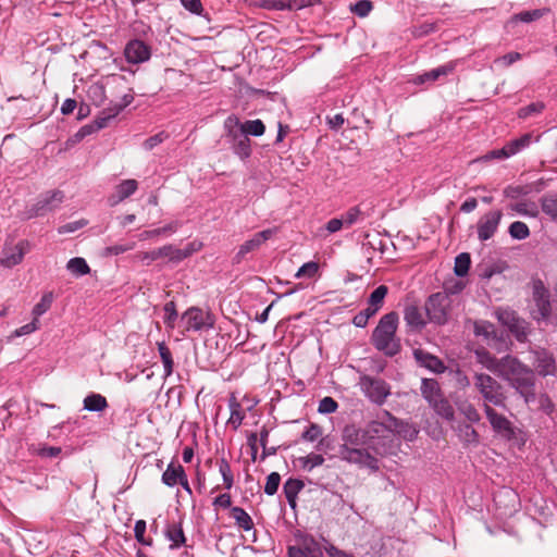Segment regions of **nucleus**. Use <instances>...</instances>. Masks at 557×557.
<instances>
[{"mask_svg": "<svg viewBox=\"0 0 557 557\" xmlns=\"http://www.w3.org/2000/svg\"><path fill=\"white\" fill-rule=\"evenodd\" d=\"M475 357L485 369L507 381L523 397L525 404L535 399L534 373L517 358L507 355L497 359L484 348L476 349Z\"/></svg>", "mask_w": 557, "mask_h": 557, "instance_id": "1", "label": "nucleus"}, {"mask_svg": "<svg viewBox=\"0 0 557 557\" xmlns=\"http://www.w3.org/2000/svg\"><path fill=\"white\" fill-rule=\"evenodd\" d=\"M398 326V314L389 312L384 314L372 333V343L374 347L393 357L400 351V339L396 336Z\"/></svg>", "mask_w": 557, "mask_h": 557, "instance_id": "2", "label": "nucleus"}, {"mask_svg": "<svg viewBox=\"0 0 557 557\" xmlns=\"http://www.w3.org/2000/svg\"><path fill=\"white\" fill-rule=\"evenodd\" d=\"M345 443L339 446V457L350 463L359 467L368 468L372 471L380 469L379 460L373 457L367 449L359 448V431L347 429L344 434Z\"/></svg>", "mask_w": 557, "mask_h": 557, "instance_id": "3", "label": "nucleus"}, {"mask_svg": "<svg viewBox=\"0 0 557 557\" xmlns=\"http://www.w3.org/2000/svg\"><path fill=\"white\" fill-rule=\"evenodd\" d=\"M473 380L474 386L483 397L485 404L505 407L506 395L500 383L485 373H475Z\"/></svg>", "mask_w": 557, "mask_h": 557, "instance_id": "4", "label": "nucleus"}, {"mask_svg": "<svg viewBox=\"0 0 557 557\" xmlns=\"http://www.w3.org/2000/svg\"><path fill=\"white\" fill-rule=\"evenodd\" d=\"M485 416L493 431L506 441L523 444L522 432L515 428L512 423L503 414L497 413L490 405L484 404Z\"/></svg>", "mask_w": 557, "mask_h": 557, "instance_id": "5", "label": "nucleus"}, {"mask_svg": "<svg viewBox=\"0 0 557 557\" xmlns=\"http://www.w3.org/2000/svg\"><path fill=\"white\" fill-rule=\"evenodd\" d=\"M404 423L392 416L388 411H383L379 420L372 421L368 425V434L371 438H383L392 441L396 433L401 432Z\"/></svg>", "mask_w": 557, "mask_h": 557, "instance_id": "6", "label": "nucleus"}, {"mask_svg": "<svg viewBox=\"0 0 557 557\" xmlns=\"http://www.w3.org/2000/svg\"><path fill=\"white\" fill-rule=\"evenodd\" d=\"M359 386L364 396L376 405H383L391 395V386L380 377L362 375Z\"/></svg>", "mask_w": 557, "mask_h": 557, "instance_id": "7", "label": "nucleus"}, {"mask_svg": "<svg viewBox=\"0 0 557 557\" xmlns=\"http://www.w3.org/2000/svg\"><path fill=\"white\" fill-rule=\"evenodd\" d=\"M186 332L208 331L214 326V318L209 311L198 307L188 308L181 317Z\"/></svg>", "mask_w": 557, "mask_h": 557, "instance_id": "8", "label": "nucleus"}, {"mask_svg": "<svg viewBox=\"0 0 557 557\" xmlns=\"http://www.w3.org/2000/svg\"><path fill=\"white\" fill-rule=\"evenodd\" d=\"M237 125H239V119L235 115H231L224 121V129L227 132V137L231 138L234 153L245 160L251 154L250 139L236 131Z\"/></svg>", "mask_w": 557, "mask_h": 557, "instance_id": "9", "label": "nucleus"}, {"mask_svg": "<svg viewBox=\"0 0 557 557\" xmlns=\"http://www.w3.org/2000/svg\"><path fill=\"white\" fill-rule=\"evenodd\" d=\"M450 298L444 293H436L425 302V311L429 320L436 324H445L448 320Z\"/></svg>", "mask_w": 557, "mask_h": 557, "instance_id": "10", "label": "nucleus"}, {"mask_svg": "<svg viewBox=\"0 0 557 557\" xmlns=\"http://www.w3.org/2000/svg\"><path fill=\"white\" fill-rule=\"evenodd\" d=\"M497 320L515 334L518 341L525 339L528 334V323L520 319L517 313L509 308H498L495 311Z\"/></svg>", "mask_w": 557, "mask_h": 557, "instance_id": "11", "label": "nucleus"}, {"mask_svg": "<svg viewBox=\"0 0 557 557\" xmlns=\"http://www.w3.org/2000/svg\"><path fill=\"white\" fill-rule=\"evenodd\" d=\"M532 296L535 309L532 311L533 318L536 320H546L550 315V302L548 299V290L541 280H535L532 283Z\"/></svg>", "mask_w": 557, "mask_h": 557, "instance_id": "12", "label": "nucleus"}, {"mask_svg": "<svg viewBox=\"0 0 557 557\" xmlns=\"http://www.w3.org/2000/svg\"><path fill=\"white\" fill-rule=\"evenodd\" d=\"M502 219V210H491L484 213L476 223L478 238L481 242L491 239L496 234Z\"/></svg>", "mask_w": 557, "mask_h": 557, "instance_id": "13", "label": "nucleus"}, {"mask_svg": "<svg viewBox=\"0 0 557 557\" xmlns=\"http://www.w3.org/2000/svg\"><path fill=\"white\" fill-rule=\"evenodd\" d=\"M124 57L131 64H141L151 58V48L140 39H132L125 45Z\"/></svg>", "mask_w": 557, "mask_h": 557, "instance_id": "14", "label": "nucleus"}, {"mask_svg": "<svg viewBox=\"0 0 557 557\" xmlns=\"http://www.w3.org/2000/svg\"><path fill=\"white\" fill-rule=\"evenodd\" d=\"M294 539L296 541V544L293 545L294 547L300 548V550L307 555L309 554L311 557H323L322 546L311 534L297 530L294 533Z\"/></svg>", "mask_w": 557, "mask_h": 557, "instance_id": "15", "label": "nucleus"}, {"mask_svg": "<svg viewBox=\"0 0 557 557\" xmlns=\"http://www.w3.org/2000/svg\"><path fill=\"white\" fill-rule=\"evenodd\" d=\"M533 366L542 376L556 374V362L554 356L545 349L533 351Z\"/></svg>", "mask_w": 557, "mask_h": 557, "instance_id": "16", "label": "nucleus"}, {"mask_svg": "<svg viewBox=\"0 0 557 557\" xmlns=\"http://www.w3.org/2000/svg\"><path fill=\"white\" fill-rule=\"evenodd\" d=\"M28 249L29 243L26 240L18 242L14 247H5L3 258L0 260L1 265L12 268L21 263Z\"/></svg>", "mask_w": 557, "mask_h": 557, "instance_id": "17", "label": "nucleus"}, {"mask_svg": "<svg viewBox=\"0 0 557 557\" xmlns=\"http://www.w3.org/2000/svg\"><path fill=\"white\" fill-rule=\"evenodd\" d=\"M64 195L60 190H53L41 197L32 209L29 218L42 215L45 212L54 209L63 201Z\"/></svg>", "mask_w": 557, "mask_h": 557, "instance_id": "18", "label": "nucleus"}, {"mask_svg": "<svg viewBox=\"0 0 557 557\" xmlns=\"http://www.w3.org/2000/svg\"><path fill=\"white\" fill-rule=\"evenodd\" d=\"M64 195L60 190H53L41 197L32 209L29 218L42 215L45 212L54 209L63 201Z\"/></svg>", "mask_w": 557, "mask_h": 557, "instance_id": "19", "label": "nucleus"}, {"mask_svg": "<svg viewBox=\"0 0 557 557\" xmlns=\"http://www.w3.org/2000/svg\"><path fill=\"white\" fill-rule=\"evenodd\" d=\"M274 233L275 231L271 228L256 233L250 239L239 246L236 255L237 260L243 259L247 253L258 249L263 243L270 239Z\"/></svg>", "mask_w": 557, "mask_h": 557, "instance_id": "20", "label": "nucleus"}, {"mask_svg": "<svg viewBox=\"0 0 557 557\" xmlns=\"http://www.w3.org/2000/svg\"><path fill=\"white\" fill-rule=\"evenodd\" d=\"M186 475L182 465L176 461H171L161 475V482L168 487H174L178 485Z\"/></svg>", "mask_w": 557, "mask_h": 557, "instance_id": "21", "label": "nucleus"}, {"mask_svg": "<svg viewBox=\"0 0 557 557\" xmlns=\"http://www.w3.org/2000/svg\"><path fill=\"white\" fill-rule=\"evenodd\" d=\"M138 188V183L136 180H124L115 187V195L111 197L110 203L112 206L117 205L119 202L123 201L124 199L132 196Z\"/></svg>", "mask_w": 557, "mask_h": 557, "instance_id": "22", "label": "nucleus"}, {"mask_svg": "<svg viewBox=\"0 0 557 557\" xmlns=\"http://www.w3.org/2000/svg\"><path fill=\"white\" fill-rule=\"evenodd\" d=\"M413 355L421 366L428 368L429 370L435 373H443L446 369L443 361L440 358L432 356L428 352H424L421 349H416Z\"/></svg>", "mask_w": 557, "mask_h": 557, "instance_id": "23", "label": "nucleus"}, {"mask_svg": "<svg viewBox=\"0 0 557 557\" xmlns=\"http://www.w3.org/2000/svg\"><path fill=\"white\" fill-rule=\"evenodd\" d=\"M228 408L231 414L227 420V424L231 425L234 430H237L242 425L246 414L242 408L240 403L237 400L234 394L230 396Z\"/></svg>", "mask_w": 557, "mask_h": 557, "instance_id": "24", "label": "nucleus"}, {"mask_svg": "<svg viewBox=\"0 0 557 557\" xmlns=\"http://www.w3.org/2000/svg\"><path fill=\"white\" fill-rule=\"evenodd\" d=\"M165 537L171 542L170 548L177 549L186 543V537L181 523H170L165 529Z\"/></svg>", "mask_w": 557, "mask_h": 557, "instance_id": "25", "label": "nucleus"}, {"mask_svg": "<svg viewBox=\"0 0 557 557\" xmlns=\"http://www.w3.org/2000/svg\"><path fill=\"white\" fill-rule=\"evenodd\" d=\"M304 482L297 479H288L283 486V491L285 497L287 499L288 505L295 509L297 506V496L299 492L304 488Z\"/></svg>", "mask_w": 557, "mask_h": 557, "instance_id": "26", "label": "nucleus"}, {"mask_svg": "<svg viewBox=\"0 0 557 557\" xmlns=\"http://www.w3.org/2000/svg\"><path fill=\"white\" fill-rule=\"evenodd\" d=\"M454 69H455V65L453 63H447V64L441 65V66L433 69L429 72H425L422 75H419L417 77L416 82L419 84H423L425 82H435L441 76L450 74L454 71Z\"/></svg>", "mask_w": 557, "mask_h": 557, "instance_id": "27", "label": "nucleus"}, {"mask_svg": "<svg viewBox=\"0 0 557 557\" xmlns=\"http://www.w3.org/2000/svg\"><path fill=\"white\" fill-rule=\"evenodd\" d=\"M404 319L412 329H422L425 324L420 309L414 305H409L405 308Z\"/></svg>", "mask_w": 557, "mask_h": 557, "instance_id": "28", "label": "nucleus"}, {"mask_svg": "<svg viewBox=\"0 0 557 557\" xmlns=\"http://www.w3.org/2000/svg\"><path fill=\"white\" fill-rule=\"evenodd\" d=\"M108 408V401L104 396L91 393L84 398V409L88 411L101 412Z\"/></svg>", "mask_w": 557, "mask_h": 557, "instance_id": "29", "label": "nucleus"}, {"mask_svg": "<svg viewBox=\"0 0 557 557\" xmlns=\"http://www.w3.org/2000/svg\"><path fill=\"white\" fill-rule=\"evenodd\" d=\"M236 131L245 136H261L264 134L265 126L261 120H251L245 123L239 122V125L236 126Z\"/></svg>", "mask_w": 557, "mask_h": 557, "instance_id": "30", "label": "nucleus"}, {"mask_svg": "<svg viewBox=\"0 0 557 557\" xmlns=\"http://www.w3.org/2000/svg\"><path fill=\"white\" fill-rule=\"evenodd\" d=\"M421 393L429 404L442 396L440 385L437 381L433 379L422 380Z\"/></svg>", "mask_w": 557, "mask_h": 557, "instance_id": "31", "label": "nucleus"}, {"mask_svg": "<svg viewBox=\"0 0 557 557\" xmlns=\"http://www.w3.org/2000/svg\"><path fill=\"white\" fill-rule=\"evenodd\" d=\"M430 406L435 410V412L444 418L445 420H453L454 419V408L449 404L447 399H445L443 396L435 399V401L430 403Z\"/></svg>", "mask_w": 557, "mask_h": 557, "instance_id": "32", "label": "nucleus"}, {"mask_svg": "<svg viewBox=\"0 0 557 557\" xmlns=\"http://www.w3.org/2000/svg\"><path fill=\"white\" fill-rule=\"evenodd\" d=\"M158 350L164 368V377H169L174 368L172 352L164 342L158 343Z\"/></svg>", "mask_w": 557, "mask_h": 557, "instance_id": "33", "label": "nucleus"}, {"mask_svg": "<svg viewBox=\"0 0 557 557\" xmlns=\"http://www.w3.org/2000/svg\"><path fill=\"white\" fill-rule=\"evenodd\" d=\"M232 517L236 524L244 531H250L253 528V521L251 517L240 507L232 508Z\"/></svg>", "mask_w": 557, "mask_h": 557, "instance_id": "34", "label": "nucleus"}, {"mask_svg": "<svg viewBox=\"0 0 557 557\" xmlns=\"http://www.w3.org/2000/svg\"><path fill=\"white\" fill-rule=\"evenodd\" d=\"M66 269L74 275V276H83L90 272V268L87 264L86 260L81 257L72 258L66 263Z\"/></svg>", "mask_w": 557, "mask_h": 557, "instance_id": "35", "label": "nucleus"}, {"mask_svg": "<svg viewBox=\"0 0 557 557\" xmlns=\"http://www.w3.org/2000/svg\"><path fill=\"white\" fill-rule=\"evenodd\" d=\"M53 299V293L48 292L44 294L40 301L36 304L32 310L33 318L39 320V318L51 308Z\"/></svg>", "mask_w": 557, "mask_h": 557, "instance_id": "36", "label": "nucleus"}, {"mask_svg": "<svg viewBox=\"0 0 557 557\" xmlns=\"http://www.w3.org/2000/svg\"><path fill=\"white\" fill-rule=\"evenodd\" d=\"M459 440L466 444H478L479 434L478 432L469 424H460L457 429Z\"/></svg>", "mask_w": 557, "mask_h": 557, "instance_id": "37", "label": "nucleus"}, {"mask_svg": "<svg viewBox=\"0 0 557 557\" xmlns=\"http://www.w3.org/2000/svg\"><path fill=\"white\" fill-rule=\"evenodd\" d=\"M532 136L530 134H524L519 138L512 139L506 144L507 150L510 157L517 154L522 149L529 147L531 144Z\"/></svg>", "mask_w": 557, "mask_h": 557, "instance_id": "38", "label": "nucleus"}, {"mask_svg": "<svg viewBox=\"0 0 557 557\" xmlns=\"http://www.w3.org/2000/svg\"><path fill=\"white\" fill-rule=\"evenodd\" d=\"M508 233L511 238L523 240L530 236L529 226L521 221H515L509 225Z\"/></svg>", "mask_w": 557, "mask_h": 557, "instance_id": "39", "label": "nucleus"}, {"mask_svg": "<svg viewBox=\"0 0 557 557\" xmlns=\"http://www.w3.org/2000/svg\"><path fill=\"white\" fill-rule=\"evenodd\" d=\"M323 462L324 457L314 453L299 458V463L305 471H312L314 468L323 465Z\"/></svg>", "mask_w": 557, "mask_h": 557, "instance_id": "40", "label": "nucleus"}, {"mask_svg": "<svg viewBox=\"0 0 557 557\" xmlns=\"http://www.w3.org/2000/svg\"><path fill=\"white\" fill-rule=\"evenodd\" d=\"M219 472L223 479V485L226 490H231L234 484V478L232 473L231 466L225 458H221L218 462Z\"/></svg>", "mask_w": 557, "mask_h": 557, "instance_id": "41", "label": "nucleus"}, {"mask_svg": "<svg viewBox=\"0 0 557 557\" xmlns=\"http://www.w3.org/2000/svg\"><path fill=\"white\" fill-rule=\"evenodd\" d=\"M388 293V288L385 285L377 286L370 295L368 304L380 310L383 307L384 299Z\"/></svg>", "mask_w": 557, "mask_h": 557, "instance_id": "42", "label": "nucleus"}, {"mask_svg": "<svg viewBox=\"0 0 557 557\" xmlns=\"http://www.w3.org/2000/svg\"><path fill=\"white\" fill-rule=\"evenodd\" d=\"M511 210L517 214L530 218H536L539 214V210L534 203H529L525 201L517 202L511 205Z\"/></svg>", "mask_w": 557, "mask_h": 557, "instance_id": "43", "label": "nucleus"}, {"mask_svg": "<svg viewBox=\"0 0 557 557\" xmlns=\"http://www.w3.org/2000/svg\"><path fill=\"white\" fill-rule=\"evenodd\" d=\"M542 211L552 220H557V196H547L542 199Z\"/></svg>", "mask_w": 557, "mask_h": 557, "instance_id": "44", "label": "nucleus"}, {"mask_svg": "<svg viewBox=\"0 0 557 557\" xmlns=\"http://www.w3.org/2000/svg\"><path fill=\"white\" fill-rule=\"evenodd\" d=\"M470 256L469 253H460L456 257L455 259V267H454V271L456 273V275L458 276H465L468 271H469V268H470Z\"/></svg>", "mask_w": 557, "mask_h": 557, "instance_id": "45", "label": "nucleus"}, {"mask_svg": "<svg viewBox=\"0 0 557 557\" xmlns=\"http://www.w3.org/2000/svg\"><path fill=\"white\" fill-rule=\"evenodd\" d=\"M319 272V263L315 261H309L304 263L295 274L297 278H313Z\"/></svg>", "mask_w": 557, "mask_h": 557, "instance_id": "46", "label": "nucleus"}, {"mask_svg": "<svg viewBox=\"0 0 557 557\" xmlns=\"http://www.w3.org/2000/svg\"><path fill=\"white\" fill-rule=\"evenodd\" d=\"M133 97L125 96L123 104H116L113 108L108 109V111H103L104 116L100 119L99 127L106 126V121L116 116L126 106H128L132 101Z\"/></svg>", "mask_w": 557, "mask_h": 557, "instance_id": "47", "label": "nucleus"}, {"mask_svg": "<svg viewBox=\"0 0 557 557\" xmlns=\"http://www.w3.org/2000/svg\"><path fill=\"white\" fill-rule=\"evenodd\" d=\"M543 15H544V12L539 9L531 10V11H522L520 13L515 14L511 17V21L512 22L530 23V22L541 18Z\"/></svg>", "mask_w": 557, "mask_h": 557, "instance_id": "48", "label": "nucleus"}, {"mask_svg": "<svg viewBox=\"0 0 557 557\" xmlns=\"http://www.w3.org/2000/svg\"><path fill=\"white\" fill-rule=\"evenodd\" d=\"M159 259L168 258L171 261L180 262L181 261V249L174 247L173 245H164L160 248H157Z\"/></svg>", "mask_w": 557, "mask_h": 557, "instance_id": "49", "label": "nucleus"}, {"mask_svg": "<svg viewBox=\"0 0 557 557\" xmlns=\"http://www.w3.org/2000/svg\"><path fill=\"white\" fill-rule=\"evenodd\" d=\"M164 317L163 322L169 329H174L175 321L177 319V311L175 304L173 301H169L163 307Z\"/></svg>", "mask_w": 557, "mask_h": 557, "instance_id": "50", "label": "nucleus"}, {"mask_svg": "<svg viewBox=\"0 0 557 557\" xmlns=\"http://www.w3.org/2000/svg\"><path fill=\"white\" fill-rule=\"evenodd\" d=\"M372 9L373 4L370 0H359L354 5L350 7L351 12L359 17L368 16Z\"/></svg>", "mask_w": 557, "mask_h": 557, "instance_id": "51", "label": "nucleus"}, {"mask_svg": "<svg viewBox=\"0 0 557 557\" xmlns=\"http://www.w3.org/2000/svg\"><path fill=\"white\" fill-rule=\"evenodd\" d=\"M474 334L476 336L490 338L495 335L494 325L486 321H478L474 323Z\"/></svg>", "mask_w": 557, "mask_h": 557, "instance_id": "52", "label": "nucleus"}, {"mask_svg": "<svg viewBox=\"0 0 557 557\" xmlns=\"http://www.w3.org/2000/svg\"><path fill=\"white\" fill-rule=\"evenodd\" d=\"M545 106L543 102L537 101L530 103L523 108H521L518 112V116L521 119H527L533 114H539L544 110Z\"/></svg>", "mask_w": 557, "mask_h": 557, "instance_id": "53", "label": "nucleus"}, {"mask_svg": "<svg viewBox=\"0 0 557 557\" xmlns=\"http://www.w3.org/2000/svg\"><path fill=\"white\" fill-rule=\"evenodd\" d=\"M361 210L359 207L349 208L343 215L342 221L344 222V226L349 227L357 223L360 220Z\"/></svg>", "mask_w": 557, "mask_h": 557, "instance_id": "54", "label": "nucleus"}, {"mask_svg": "<svg viewBox=\"0 0 557 557\" xmlns=\"http://www.w3.org/2000/svg\"><path fill=\"white\" fill-rule=\"evenodd\" d=\"M145 533H146V521L145 520H137L135 522V527H134V534H135V539L143 545H151L152 543V540L151 539H146L145 537Z\"/></svg>", "mask_w": 557, "mask_h": 557, "instance_id": "55", "label": "nucleus"}, {"mask_svg": "<svg viewBox=\"0 0 557 557\" xmlns=\"http://www.w3.org/2000/svg\"><path fill=\"white\" fill-rule=\"evenodd\" d=\"M459 410L469 422L476 423L481 419L479 411L472 404H462Z\"/></svg>", "mask_w": 557, "mask_h": 557, "instance_id": "56", "label": "nucleus"}, {"mask_svg": "<svg viewBox=\"0 0 557 557\" xmlns=\"http://www.w3.org/2000/svg\"><path fill=\"white\" fill-rule=\"evenodd\" d=\"M280 482H281L280 474L277 472H271L267 476V482L264 485V493L268 495H274L277 492Z\"/></svg>", "mask_w": 557, "mask_h": 557, "instance_id": "57", "label": "nucleus"}, {"mask_svg": "<svg viewBox=\"0 0 557 557\" xmlns=\"http://www.w3.org/2000/svg\"><path fill=\"white\" fill-rule=\"evenodd\" d=\"M337 408V403L332 397L326 396L320 400L318 411L323 414H329L335 412Z\"/></svg>", "mask_w": 557, "mask_h": 557, "instance_id": "58", "label": "nucleus"}, {"mask_svg": "<svg viewBox=\"0 0 557 557\" xmlns=\"http://www.w3.org/2000/svg\"><path fill=\"white\" fill-rule=\"evenodd\" d=\"M38 329H39V320H36L33 318V321L30 323H27V324L22 325L21 327L16 329L13 332L12 337H21L24 335H28V334L36 332Z\"/></svg>", "mask_w": 557, "mask_h": 557, "instance_id": "59", "label": "nucleus"}, {"mask_svg": "<svg viewBox=\"0 0 557 557\" xmlns=\"http://www.w3.org/2000/svg\"><path fill=\"white\" fill-rule=\"evenodd\" d=\"M136 247V243L131 242L127 244H116L110 247H107L106 252L110 256H119L126 251L133 250Z\"/></svg>", "mask_w": 557, "mask_h": 557, "instance_id": "60", "label": "nucleus"}, {"mask_svg": "<svg viewBox=\"0 0 557 557\" xmlns=\"http://www.w3.org/2000/svg\"><path fill=\"white\" fill-rule=\"evenodd\" d=\"M135 259L144 262L145 264L149 265L153 261L159 260L158 250L153 249L150 251H139L135 255Z\"/></svg>", "mask_w": 557, "mask_h": 557, "instance_id": "61", "label": "nucleus"}, {"mask_svg": "<svg viewBox=\"0 0 557 557\" xmlns=\"http://www.w3.org/2000/svg\"><path fill=\"white\" fill-rule=\"evenodd\" d=\"M322 435V429L318 424H311L304 433L302 438L308 442H315Z\"/></svg>", "mask_w": 557, "mask_h": 557, "instance_id": "62", "label": "nucleus"}, {"mask_svg": "<svg viewBox=\"0 0 557 557\" xmlns=\"http://www.w3.org/2000/svg\"><path fill=\"white\" fill-rule=\"evenodd\" d=\"M522 55L519 52H509L503 57H499L495 60V63L502 64L507 67L513 64L515 62L521 60Z\"/></svg>", "mask_w": 557, "mask_h": 557, "instance_id": "63", "label": "nucleus"}, {"mask_svg": "<svg viewBox=\"0 0 557 557\" xmlns=\"http://www.w3.org/2000/svg\"><path fill=\"white\" fill-rule=\"evenodd\" d=\"M202 246L200 240L189 243L184 249H181V261L201 250Z\"/></svg>", "mask_w": 557, "mask_h": 557, "instance_id": "64", "label": "nucleus"}]
</instances>
